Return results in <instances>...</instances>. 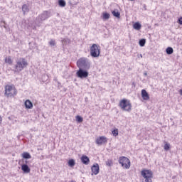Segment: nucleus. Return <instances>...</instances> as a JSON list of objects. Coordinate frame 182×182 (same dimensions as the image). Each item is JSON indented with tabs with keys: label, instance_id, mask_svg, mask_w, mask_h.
Returning a JSON list of instances; mask_svg holds the SVG:
<instances>
[{
	"label": "nucleus",
	"instance_id": "nucleus-31",
	"mask_svg": "<svg viewBox=\"0 0 182 182\" xmlns=\"http://www.w3.org/2000/svg\"><path fill=\"white\" fill-rule=\"evenodd\" d=\"M49 45L50 46H55V45H56V42L55 41V40H51L50 42H49Z\"/></svg>",
	"mask_w": 182,
	"mask_h": 182
},
{
	"label": "nucleus",
	"instance_id": "nucleus-33",
	"mask_svg": "<svg viewBox=\"0 0 182 182\" xmlns=\"http://www.w3.org/2000/svg\"><path fill=\"white\" fill-rule=\"evenodd\" d=\"M178 24L182 25V17H180L178 20Z\"/></svg>",
	"mask_w": 182,
	"mask_h": 182
},
{
	"label": "nucleus",
	"instance_id": "nucleus-11",
	"mask_svg": "<svg viewBox=\"0 0 182 182\" xmlns=\"http://www.w3.org/2000/svg\"><path fill=\"white\" fill-rule=\"evenodd\" d=\"M91 170L93 174H95V176H97V174H99V171H100V168H99V164H94L92 166Z\"/></svg>",
	"mask_w": 182,
	"mask_h": 182
},
{
	"label": "nucleus",
	"instance_id": "nucleus-34",
	"mask_svg": "<svg viewBox=\"0 0 182 182\" xmlns=\"http://www.w3.org/2000/svg\"><path fill=\"white\" fill-rule=\"evenodd\" d=\"M2 123V117L0 115V124Z\"/></svg>",
	"mask_w": 182,
	"mask_h": 182
},
{
	"label": "nucleus",
	"instance_id": "nucleus-17",
	"mask_svg": "<svg viewBox=\"0 0 182 182\" xmlns=\"http://www.w3.org/2000/svg\"><path fill=\"white\" fill-rule=\"evenodd\" d=\"M110 18V14L109 13H103L102 14V19L104 21H107Z\"/></svg>",
	"mask_w": 182,
	"mask_h": 182
},
{
	"label": "nucleus",
	"instance_id": "nucleus-20",
	"mask_svg": "<svg viewBox=\"0 0 182 182\" xmlns=\"http://www.w3.org/2000/svg\"><path fill=\"white\" fill-rule=\"evenodd\" d=\"M22 11L23 14H26L27 12H29V8L28 7V5L26 4L23 5Z\"/></svg>",
	"mask_w": 182,
	"mask_h": 182
},
{
	"label": "nucleus",
	"instance_id": "nucleus-8",
	"mask_svg": "<svg viewBox=\"0 0 182 182\" xmlns=\"http://www.w3.org/2000/svg\"><path fill=\"white\" fill-rule=\"evenodd\" d=\"M28 66V62L25 58H19L16 63V68L19 69H24Z\"/></svg>",
	"mask_w": 182,
	"mask_h": 182
},
{
	"label": "nucleus",
	"instance_id": "nucleus-18",
	"mask_svg": "<svg viewBox=\"0 0 182 182\" xmlns=\"http://www.w3.org/2000/svg\"><path fill=\"white\" fill-rule=\"evenodd\" d=\"M166 53H167V55H173V53H174V50L171 47H168L166 49Z\"/></svg>",
	"mask_w": 182,
	"mask_h": 182
},
{
	"label": "nucleus",
	"instance_id": "nucleus-10",
	"mask_svg": "<svg viewBox=\"0 0 182 182\" xmlns=\"http://www.w3.org/2000/svg\"><path fill=\"white\" fill-rule=\"evenodd\" d=\"M50 16V12L45 11L39 16L38 19H40V21L42 22L43 21H46V19H48V18H49Z\"/></svg>",
	"mask_w": 182,
	"mask_h": 182
},
{
	"label": "nucleus",
	"instance_id": "nucleus-37",
	"mask_svg": "<svg viewBox=\"0 0 182 182\" xmlns=\"http://www.w3.org/2000/svg\"><path fill=\"white\" fill-rule=\"evenodd\" d=\"M140 58H143V55L141 54H140Z\"/></svg>",
	"mask_w": 182,
	"mask_h": 182
},
{
	"label": "nucleus",
	"instance_id": "nucleus-14",
	"mask_svg": "<svg viewBox=\"0 0 182 182\" xmlns=\"http://www.w3.org/2000/svg\"><path fill=\"white\" fill-rule=\"evenodd\" d=\"M21 170L22 171H23V173H31V168L26 164H23L21 166Z\"/></svg>",
	"mask_w": 182,
	"mask_h": 182
},
{
	"label": "nucleus",
	"instance_id": "nucleus-21",
	"mask_svg": "<svg viewBox=\"0 0 182 182\" xmlns=\"http://www.w3.org/2000/svg\"><path fill=\"white\" fill-rule=\"evenodd\" d=\"M22 157H23V159H31V154H29V153H28V152H23V154H22Z\"/></svg>",
	"mask_w": 182,
	"mask_h": 182
},
{
	"label": "nucleus",
	"instance_id": "nucleus-35",
	"mask_svg": "<svg viewBox=\"0 0 182 182\" xmlns=\"http://www.w3.org/2000/svg\"><path fill=\"white\" fill-rule=\"evenodd\" d=\"M57 82H58V86L59 87V86H60V82H59L58 81Z\"/></svg>",
	"mask_w": 182,
	"mask_h": 182
},
{
	"label": "nucleus",
	"instance_id": "nucleus-1",
	"mask_svg": "<svg viewBox=\"0 0 182 182\" xmlns=\"http://www.w3.org/2000/svg\"><path fill=\"white\" fill-rule=\"evenodd\" d=\"M119 107L124 110V112H131L132 111V103L130 100L127 99H123L119 102Z\"/></svg>",
	"mask_w": 182,
	"mask_h": 182
},
{
	"label": "nucleus",
	"instance_id": "nucleus-27",
	"mask_svg": "<svg viewBox=\"0 0 182 182\" xmlns=\"http://www.w3.org/2000/svg\"><path fill=\"white\" fill-rule=\"evenodd\" d=\"M76 121L78 122V123H82L83 122V118L79 115H77L75 117Z\"/></svg>",
	"mask_w": 182,
	"mask_h": 182
},
{
	"label": "nucleus",
	"instance_id": "nucleus-36",
	"mask_svg": "<svg viewBox=\"0 0 182 182\" xmlns=\"http://www.w3.org/2000/svg\"><path fill=\"white\" fill-rule=\"evenodd\" d=\"M145 76H147V73H144V74Z\"/></svg>",
	"mask_w": 182,
	"mask_h": 182
},
{
	"label": "nucleus",
	"instance_id": "nucleus-29",
	"mask_svg": "<svg viewBox=\"0 0 182 182\" xmlns=\"http://www.w3.org/2000/svg\"><path fill=\"white\" fill-rule=\"evenodd\" d=\"M164 149L166 151H168V150H170V144L166 143L164 144Z\"/></svg>",
	"mask_w": 182,
	"mask_h": 182
},
{
	"label": "nucleus",
	"instance_id": "nucleus-22",
	"mask_svg": "<svg viewBox=\"0 0 182 182\" xmlns=\"http://www.w3.org/2000/svg\"><path fill=\"white\" fill-rule=\"evenodd\" d=\"M61 42L62 44L65 46L70 43V40H69V38H63V40H61Z\"/></svg>",
	"mask_w": 182,
	"mask_h": 182
},
{
	"label": "nucleus",
	"instance_id": "nucleus-5",
	"mask_svg": "<svg viewBox=\"0 0 182 182\" xmlns=\"http://www.w3.org/2000/svg\"><path fill=\"white\" fill-rule=\"evenodd\" d=\"M118 161L124 168H126L127 170L130 168V160L127 157L121 156Z\"/></svg>",
	"mask_w": 182,
	"mask_h": 182
},
{
	"label": "nucleus",
	"instance_id": "nucleus-12",
	"mask_svg": "<svg viewBox=\"0 0 182 182\" xmlns=\"http://www.w3.org/2000/svg\"><path fill=\"white\" fill-rule=\"evenodd\" d=\"M81 161L83 164H85V166H87L89 163H90V159H89V157L87 156H82L81 157Z\"/></svg>",
	"mask_w": 182,
	"mask_h": 182
},
{
	"label": "nucleus",
	"instance_id": "nucleus-7",
	"mask_svg": "<svg viewBox=\"0 0 182 182\" xmlns=\"http://www.w3.org/2000/svg\"><path fill=\"white\" fill-rule=\"evenodd\" d=\"M76 75L77 77H80V79H86V77L89 76V72L83 69H79L77 71Z\"/></svg>",
	"mask_w": 182,
	"mask_h": 182
},
{
	"label": "nucleus",
	"instance_id": "nucleus-4",
	"mask_svg": "<svg viewBox=\"0 0 182 182\" xmlns=\"http://www.w3.org/2000/svg\"><path fill=\"white\" fill-rule=\"evenodd\" d=\"M141 174L145 178V182H152L153 172L151 171L144 169L141 171Z\"/></svg>",
	"mask_w": 182,
	"mask_h": 182
},
{
	"label": "nucleus",
	"instance_id": "nucleus-38",
	"mask_svg": "<svg viewBox=\"0 0 182 182\" xmlns=\"http://www.w3.org/2000/svg\"><path fill=\"white\" fill-rule=\"evenodd\" d=\"M54 80H55V82H57V81H58V79L55 78Z\"/></svg>",
	"mask_w": 182,
	"mask_h": 182
},
{
	"label": "nucleus",
	"instance_id": "nucleus-23",
	"mask_svg": "<svg viewBox=\"0 0 182 182\" xmlns=\"http://www.w3.org/2000/svg\"><path fill=\"white\" fill-rule=\"evenodd\" d=\"M75 164H76V162L74 161V159H70L68 161V166L70 167H73L75 166Z\"/></svg>",
	"mask_w": 182,
	"mask_h": 182
},
{
	"label": "nucleus",
	"instance_id": "nucleus-9",
	"mask_svg": "<svg viewBox=\"0 0 182 182\" xmlns=\"http://www.w3.org/2000/svg\"><path fill=\"white\" fill-rule=\"evenodd\" d=\"M95 143L98 146H102L103 144H106V143H107V137H106L105 136H100L96 139Z\"/></svg>",
	"mask_w": 182,
	"mask_h": 182
},
{
	"label": "nucleus",
	"instance_id": "nucleus-28",
	"mask_svg": "<svg viewBox=\"0 0 182 182\" xmlns=\"http://www.w3.org/2000/svg\"><path fill=\"white\" fill-rule=\"evenodd\" d=\"M113 136H114V137L119 136V129H115L112 132Z\"/></svg>",
	"mask_w": 182,
	"mask_h": 182
},
{
	"label": "nucleus",
	"instance_id": "nucleus-6",
	"mask_svg": "<svg viewBox=\"0 0 182 182\" xmlns=\"http://www.w3.org/2000/svg\"><path fill=\"white\" fill-rule=\"evenodd\" d=\"M100 55V48H99V46H97V44H92V46L90 47V55L92 58H99Z\"/></svg>",
	"mask_w": 182,
	"mask_h": 182
},
{
	"label": "nucleus",
	"instance_id": "nucleus-25",
	"mask_svg": "<svg viewBox=\"0 0 182 182\" xmlns=\"http://www.w3.org/2000/svg\"><path fill=\"white\" fill-rule=\"evenodd\" d=\"M139 46L143 48V46H144V45H146V39L143 38L139 40Z\"/></svg>",
	"mask_w": 182,
	"mask_h": 182
},
{
	"label": "nucleus",
	"instance_id": "nucleus-32",
	"mask_svg": "<svg viewBox=\"0 0 182 182\" xmlns=\"http://www.w3.org/2000/svg\"><path fill=\"white\" fill-rule=\"evenodd\" d=\"M106 164L109 166H112V161L111 160H108L106 161Z\"/></svg>",
	"mask_w": 182,
	"mask_h": 182
},
{
	"label": "nucleus",
	"instance_id": "nucleus-13",
	"mask_svg": "<svg viewBox=\"0 0 182 182\" xmlns=\"http://www.w3.org/2000/svg\"><path fill=\"white\" fill-rule=\"evenodd\" d=\"M141 97L144 100H149L150 99V97L149 96V93L146 90H141Z\"/></svg>",
	"mask_w": 182,
	"mask_h": 182
},
{
	"label": "nucleus",
	"instance_id": "nucleus-3",
	"mask_svg": "<svg viewBox=\"0 0 182 182\" xmlns=\"http://www.w3.org/2000/svg\"><path fill=\"white\" fill-rule=\"evenodd\" d=\"M5 95L7 97H12L16 95V90L12 85H6L5 87Z\"/></svg>",
	"mask_w": 182,
	"mask_h": 182
},
{
	"label": "nucleus",
	"instance_id": "nucleus-19",
	"mask_svg": "<svg viewBox=\"0 0 182 182\" xmlns=\"http://www.w3.org/2000/svg\"><path fill=\"white\" fill-rule=\"evenodd\" d=\"M58 5L61 6V8H65V6H66V1H65V0H58Z\"/></svg>",
	"mask_w": 182,
	"mask_h": 182
},
{
	"label": "nucleus",
	"instance_id": "nucleus-2",
	"mask_svg": "<svg viewBox=\"0 0 182 182\" xmlns=\"http://www.w3.org/2000/svg\"><path fill=\"white\" fill-rule=\"evenodd\" d=\"M77 65L79 69H89L90 68V63L87 58H80L77 61Z\"/></svg>",
	"mask_w": 182,
	"mask_h": 182
},
{
	"label": "nucleus",
	"instance_id": "nucleus-16",
	"mask_svg": "<svg viewBox=\"0 0 182 182\" xmlns=\"http://www.w3.org/2000/svg\"><path fill=\"white\" fill-rule=\"evenodd\" d=\"M133 28L136 31H140V29H141V24L139 22H136L133 24Z\"/></svg>",
	"mask_w": 182,
	"mask_h": 182
},
{
	"label": "nucleus",
	"instance_id": "nucleus-26",
	"mask_svg": "<svg viewBox=\"0 0 182 182\" xmlns=\"http://www.w3.org/2000/svg\"><path fill=\"white\" fill-rule=\"evenodd\" d=\"M5 63H9V65L12 64V58L11 57H7L5 58Z\"/></svg>",
	"mask_w": 182,
	"mask_h": 182
},
{
	"label": "nucleus",
	"instance_id": "nucleus-30",
	"mask_svg": "<svg viewBox=\"0 0 182 182\" xmlns=\"http://www.w3.org/2000/svg\"><path fill=\"white\" fill-rule=\"evenodd\" d=\"M48 79H49V77L46 75H43L41 77V80L43 82H46V80H48Z\"/></svg>",
	"mask_w": 182,
	"mask_h": 182
},
{
	"label": "nucleus",
	"instance_id": "nucleus-15",
	"mask_svg": "<svg viewBox=\"0 0 182 182\" xmlns=\"http://www.w3.org/2000/svg\"><path fill=\"white\" fill-rule=\"evenodd\" d=\"M24 105H25L26 109H32L33 107V104L29 100H26Z\"/></svg>",
	"mask_w": 182,
	"mask_h": 182
},
{
	"label": "nucleus",
	"instance_id": "nucleus-24",
	"mask_svg": "<svg viewBox=\"0 0 182 182\" xmlns=\"http://www.w3.org/2000/svg\"><path fill=\"white\" fill-rule=\"evenodd\" d=\"M113 16H115V18H120V13L116 10L112 11Z\"/></svg>",
	"mask_w": 182,
	"mask_h": 182
}]
</instances>
